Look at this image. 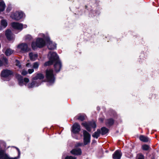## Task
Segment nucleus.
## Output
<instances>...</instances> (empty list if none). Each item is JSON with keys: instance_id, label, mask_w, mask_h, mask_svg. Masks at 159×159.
Masks as SVG:
<instances>
[{"instance_id": "nucleus-1", "label": "nucleus", "mask_w": 159, "mask_h": 159, "mask_svg": "<svg viewBox=\"0 0 159 159\" xmlns=\"http://www.w3.org/2000/svg\"><path fill=\"white\" fill-rule=\"evenodd\" d=\"M46 45V42L42 38H38L36 41V42H32L31 43L32 49L35 50L37 48H41L44 47Z\"/></svg>"}, {"instance_id": "nucleus-2", "label": "nucleus", "mask_w": 159, "mask_h": 159, "mask_svg": "<svg viewBox=\"0 0 159 159\" xmlns=\"http://www.w3.org/2000/svg\"><path fill=\"white\" fill-rule=\"evenodd\" d=\"M71 131L72 137L78 139L80 135V125L76 122L74 123L71 127Z\"/></svg>"}, {"instance_id": "nucleus-3", "label": "nucleus", "mask_w": 159, "mask_h": 159, "mask_svg": "<svg viewBox=\"0 0 159 159\" xmlns=\"http://www.w3.org/2000/svg\"><path fill=\"white\" fill-rule=\"evenodd\" d=\"M14 76V72L11 70L8 69H3L1 72L0 76L1 78H5L7 79L6 81L11 80L12 76Z\"/></svg>"}, {"instance_id": "nucleus-4", "label": "nucleus", "mask_w": 159, "mask_h": 159, "mask_svg": "<svg viewBox=\"0 0 159 159\" xmlns=\"http://www.w3.org/2000/svg\"><path fill=\"white\" fill-rule=\"evenodd\" d=\"M46 78L47 81L50 83L53 84L55 80V77L52 69L46 70Z\"/></svg>"}, {"instance_id": "nucleus-5", "label": "nucleus", "mask_w": 159, "mask_h": 159, "mask_svg": "<svg viewBox=\"0 0 159 159\" xmlns=\"http://www.w3.org/2000/svg\"><path fill=\"white\" fill-rule=\"evenodd\" d=\"M57 53L56 52H52L50 55L49 57V60L48 61L45 62L44 64V66H50L52 65L54 63L55 61L57 59Z\"/></svg>"}, {"instance_id": "nucleus-6", "label": "nucleus", "mask_w": 159, "mask_h": 159, "mask_svg": "<svg viewBox=\"0 0 159 159\" xmlns=\"http://www.w3.org/2000/svg\"><path fill=\"white\" fill-rule=\"evenodd\" d=\"M57 60H56L54 63V67L55 71L58 73L59 72L62 67L61 62L59 59V56L57 54Z\"/></svg>"}, {"instance_id": "nucleus-7", "label": "nucleus", "mask_w": 159, "mask_h": 159, "mask_svg": "<svg viewBox=\"0 0 159 159\" xmlns=\"http://www.w3.org/2000/svg\"><path fill=\"white\" fill-rule=\"evenodd\" d=\"M23 16V13L22 11H16L12 12L10 15L11 17L13 20L18 21L22 18Z\"/></svg>"}, {"instance_id": "nucleus-8", "label": "nucleus", "mask_w": 159, "mask_h": 159, "mask_svg": "<svg viewBox=\"0 0 159 159\" xmlns=\"http://www.w3.org/2000/svg\"><path fill=\"white\" fill-rule=\"evenodd\" d=\"M82 125L84 126L86 129L89 131H91L92 128L94 129L96 127V125L95 122L91 121L88 123L86 122H84L82 124Z\"/></svg>"}, {"instance_id": "nucleus-9", "label": "nucleus", "mask_w": 159, "mask_h": 159, "mask_svg": "<svg viewBox=\"0 0 159 159\" xmlns=\"http://www.w3.org/2000/svg\"><path fill=\"white\" fill-rule=\"evenodd\" d=\"M16 79L18 80L19 84L20 86H23L24 82L26 83H28L29 81V80L27 78H25L23 80V77L20 74H16Z\"/></svg>"}, {"instance_id": "nucleus-10", "label": "nucleus", "mask_w": 159, "mask_h": 159, "mask_svg": "<svg viewBox=\"0 0 159 159\" xmlns=\"http://www.w3.org/2000/svg\"><path fill=\"white\" fill-rule=\"evenodd\" d=\"M84 144L86 145L89 143L90 141L91 135L86 131H83Z\"/></svg>"}, {"instance_id": "nucleus-11", "label": "nucleus", "mask_w": 159, "mask_h": 159, "mask_svg": "<svg viewBox=\"0 0 159 159\" xmlns=\"http://www.w3.org/2000/svg\"><path fill=\"white\" fill-rule=\"evenodd\" d=\"M80 142L77 143L75 146V148L70 152V153L74 155H80Z\"/></svg>"}, {"instance_id": "nucleus-12", "label": "nucleus", "mask_w": 159, "mask_h": 159, "mask_svg": "<svg viewBox=\"0 0 159 159\" xmlns=\"http://www.w3.org/2000/svg\"><path fill=\"white\" fill-rule=\"evenodd\" d=\"M17 48L20 49L21 52H27L29 51L28 47V45L26 43H22L18 45Z\"/></svg>"}, {"instance_id": "nucleus-13", "label": "nucleus", "mask_w": 159, "mask_h": 159, "mask_svg": "<svg viewBox=\"0 0 159 159\" xmlns=\"http://www.w3.org/2000/svg\"><path fill=\"white\" fill-rule=\"evenodd\" d=\"M8 59L5 57H3L0 59V67L4 66L5 67H8Z\"/></svg>"}, {"instance_id": "nucleus-14", "label": "nucleus", "mask_w": 159, "mask_h": 159, "mask_svg": "<svg viewBox=\"0 0 159 159\" xmlns=\"http://www.w3.org/2000/svg\"><path fill=\"white\" fill-rule=\"evenodd\" d=\"M11 25L13 28L18 30H22L23 28V25L18 22H13Z\"/></svg>"}, {"instance_id": "nucleus-15", "label": "nucleus", "mask_w": 159, "mask_h": 159, "mask_svg": "<svg viewBox=\"0 0 159 159\" xmlns=\"http://www.w3.org/2000/svg\"><path fill=\"white\" fill-rule=\"evenodd\" d=\"M122 155L121 152L119 151H116L113 154V158L114 159H120Z\"/></svg>"}, {"instance_id": "nucleus-16", "label": "nucleus", "mask_w": 159, "mask_h": 159, "mask_svg": "<svg viewBox=\"0 0 159 159\" xmlns=\"http://www.w3.org/2000/svg\"><path fill=\"white\" fill-rule=\"evenodd\" d=\"M44 78V76L43 74L41 73H38L36 76L33 78L32 80H36L38 79L41 80L43 79Z\"/></svg>"}, {"instance_id": "nucleus-17", "label": "nucleus", "mask_w": 159, "mask_h": 159, "mask_svg": "<svg viewBox=\"0 0 159 159\" xmlns=\"http://www.w3.org/2000/svg\"><path fill=\"white\" fill-rule=\"evenodd\" d=\"M5 35L9 40H11L12 39L11 31V30L8 29L6 30Z\"/></svg>"}, {"instance_id": "nucleus-18", "label": "nucleus", "mask_w": 159, "mask_h": 159, "mask_svg": "<svg viewBox=\"0 0 159 159\" xmlns=\"http://www.w3.org/2000/svg\"><path fill=\"white\" fill-rule=\"evenodd\" d=\"M10 157L6 154H4V151L0 150V159H9Z\"/></svg>"}, {"instance_id": "nucleus-19", "label": "nucleus", "mask_w": 159, "mask_h": 159, "mask_svg": "<svg viewBox=\"0 0 159 159\" xmlns=\"http://www.w3.org/2000/svg\"><path fill=\"white\" fill-rule=\"evenodd\" d=\"M29 56L31 60L34 61L38 57V55L37 54H33L31 52L29 54Z\"/></svg>"}, {"instance_id": "nucleus-20", "label": "nucleus", "mask_w": 159, "mask_h": 159, "mask_svg": "<svg viewBox=\"0 0 159 159\" xmlns=\"http://www.w3.org/2000/svg\"><path fill=\"white\" fill-rule=\"evenodd\" d=\"M6 4L3 1H0V12L3 11L5 9Z\"/></svg>"}, {"instance_id": "nucleus-21", "label": "nucleus", "mask_w": 159, "mask_h": 159, "mask_svg": "<svg viewBox=\"0 0 159 159\" xmlns=\"http://www.w3.org/2000/svg\"><path fill=\"white\" fill-rule=\"evenodd\" d=\"M139 138L141 141L144 142H147L149 140V139L147 137L143 135H140Z\"/></svg>"}, {"instance_id": "nucleus-22", "label": "nucleus", "mask_w": 159, "mask_h": 159, "mask_svg": "<svg viewBox=\"0 0 159 159\" xmlns=\"http://www.w3.org/2000/svg\"><path fill=\"white\" fill-rule=\"evenodd\" d=\"M13 52L14 51L13 50L10 48H8L6 50L5 52V54L7 56H9L13 53Z\"/></svg>"}, {"instance_id": "nucleus-23", "label": "nucleus", "mask_w": 159, "mask_h": 159, "mask_svg": "<svg viewBox=\"0 0 159 159\" xmlns=\"http://www.w3.org/2000/svg\"><path fill=\"white\" fill-rule=\"evenodd\" d=\"M48 48L49 50L55 49L56 48V45L53 44L52 42H51V43H49V44L48 45Z\"/></svg>"}, {"instance_id": "nucleus-24", "label": "nucleus", "mask_w": 159, "mask_h": 159, "mask_svg": "<svg viewBox=\"0 0 159 159\" xmlns=\"http://www.w3.org/2000/svg\"><path fill=\"white\" fill-rule=\"evenodd\" d=\"M100 134V130L99 129H98L92 135V136L94 138H98Z\"/></svg>"}, {"instance_id": "nucleus-25", "label": "nucleus", "mask_w": 159, "mask_h": 159, "mask_svg": "<svg viewBox=\"0 0 159 159\" xmlns=\"http://www.w3.org/2000/svg\"><path fill=\"white\" fill-rule=\"evenodd\" d=\"M1 24L2 26L5 27H6L7 25V22L6 20L4 19L1 20Z\"/></svg>"}, {"instance_id": "nucleus-26", "label": "nucleus", "mask_w": 159, "mask_h": 159, "mask_svg": "<svg viewBox=\"0 0 159 159\" xmlns=\"http://www.w3.org/2000/svg\"><path fill=\"white\" fill-rule=\"evenodd\" d=\"M34 80H33L32 81V82L29 83L28 85V88H32L34 87V86L35 85V81H34Z\"/></svg>"}, {"instance_id": "nucleus-27", "label": "nucleus", "mask_w": 159, "mask_h": 159, "mask_svg": "<svg viewBox=\"0 0 159 159\" xmlns=\"http://www.w3.org/2000/svg\"><path fill=\"white\" fill-rule=\"evenodd\" d=\"M142 148L143 150L146 151L149 150L150 148L148 145L146 144L143 145Z\"/></svg>"}, {"instance_id": "nucleus-28", "label": "nucleus", "mask_w": 159, "mask_h": 159, "mask_svg": "<svg viewBox=\"0 0 159 159\" xmlns=\"http://www.w3.org/2000/svg\"><path fill=\"white\" fill-rule=\"evenodd\" d=\"M12 6L11 4L8 5L7 7L6 10V12L7 13H9L12 9Z\"/></svg>"}, {"instance_id": "nucleus-29", "label": "nucleus", "mask_w": 159, "mask_h": 159, "mask_svg": "<svg viewBox=\"0 0 159 159\" xmlns=\"http://www.w3.org/2000/svg\"><path fill=\"white\" fill-rule=\"evenodd\" d=\"M102 134V135L105 134L107 133L108 132V130L105 128H102L101 129Z\"/></svg>"}, {"instance_id": "nucleus-30", "label": "nucleus", "mask_w": 159, "mask_h": 159, "mask_svg": "<svg viewBox=\"0 0 159 159\" xmlns=\"http://www.w3.org/2000/svg\"><path fill=\"white\" fill-rule=\"evenodd\" d=\"M39 64L38 62H36L34 63L33 67L34 69H37L39 66Z\"/></svg>"}, {"instance_id": "nucleus-31", "label": "nucleus", "mask_w": 159, "mask_h": 159, "mask_svg": "<svg viewBox=\"0 0 159 159\" xmlns=\"http://www.w3.org/2000/svg\"><path fill=\"white\" fill-rule=\"evenodd\" d=\"M33 39L32 37L30 35L28 34L25 36V39L30 41Z\"/></svg>"}, {"instance_id": "nucleus-32", "label": "nucleus", "mask_w": 159, "mask_h": 159, "mask_svg": "<svg viewBox=\"0 0 159 159\" xmlns=\"http://www.w3.org/2000/svg\"><path fill=\"white\" fill-rule=\"evenodd\" d=\"M76 157L71 156H67L65 158V159H76Z\"/></svg>"}, {"instance_id": "nucleus-33", "label": "nucleus", "mask_w": 159, "mask_h": 159, "mask_svg": "<svg viewBox=\"0 0 159 159\" xmlns=\"http://www.w3.org/2000/svg\"><path fill=\"white\" fill-rule=\"evenodd\" d=\"M86 118V116L84 114H82L80 116V120L83 121Z\"/></svg>"}, {"instance_id": "nucleus-34", "label": "nucleus", "mask_w": 159, "mask_h": 159, "mask_svg": "<svg viewBox=\"0 0 159 159\" xmlns=\"http://www.w3.org/2000/svg\"><path fill=\"white\" fill-rule=\"evenodd\" d=\"M114 122L113 120L112 119H110L109 120H108L107 121V123L109 125H111L113 124Z\"/></svg>"}, {"instance_id": "nucleus-35", "label": "nucleus", "mask_w": 159, "mask_h": 159, "mask_svg": "<svg viewBox=\"0 0 159 159\" xmlns=\"http://www.w3.org/2000/svg\"><path fill=\"white\" fill-rule=\"evenodd\" d=\"M16 65L18 66L19 68L21 67V65L20 64V61L18 60H16Z\"/></svg>"}, {"instance_id": "nucleus-36", "label": "nucleus", "mask_w": 159, "mask_h": 159, "mask_svg": "<svg viewBox=\"0 0 159 159\" xmlns=\"http://www.w3.org/2000/svg\"><path fill=\"white\" fill-rule=\"evenodd\" d=\"M137 159H144L143 156L141 154H139L137 155Z\"/></svg>"}, {"instance_id": "nucleus-37", "label": "nucleus", "mask_w": 159, "mask_h": 159, "mask_svg": "<svg viewBox=\"0 0 159 159\" xmlns=\"http://www.w3.org/2000/svg\"><path fill=\"white\" fill-rule=\"evenodd\" d=\"M28 74L27 72L25 70H23L21 72V74L23 75H25Z\"/></svg>"}, {"instance_id": "nucleus-38", "label": "nucleus", "mask_w": 159, "mask_h": 159, "mask_svg": "<svg viewBox=\"0 0 159 159\" xmlns=\"http://www.w3.org/2000/svg\"><path fill=\"white\" fill-rule=\"evenodd\" d=\"M34 71V70L33 69H28V72L29 74H31Z\"/></svg>"}, {"instance_id": "nucleus-39", "label": "nucleus", "mask_w": 159, "mask_h": 159, "mask_svg": "<svg viewBox=\"0 0 159 159\" xmlns=\"http://www.w3.org/2000/svg\"><path fill=\"white\" fill-rule=\"evenodd\" d=\"M35 81V85L36 86H39L40 84H41V83L40 82H37V81Z\"/></svg>"}, {"instance_id": "nucleus-40", "label": "nucleus", "mask_w": 159, "mask_h": 159, "mask_svg": "<svg viewBox=\"0 0 159 159\" xmlns=\"http://www.w3.org/2000/svg\"><path fill=\"white\" fill-rule=\"evenodd\" d=\"M20 155L18 154V156L16 157H12V158H10V159H18L20 157Z\"/></svg>"}, {"instance_id": "nucleus-41", "label": "nucleus", "mask_w": 159, "mask_h": 159, "mask_svg": "<svg viewBox=\"0 0 159 159\" xmlns=\"http://www.w3.org/2000/svg\"><path fill=\"white\" fill-rule=\"evenodd\" d=\"M74 119L75 120H80V115H78L76 116H75Z\"/></svg>"}, {"instance_id": "nucleus-42", "label": "nucleus", "mask_w": 159, "mask_h": 159, "mask_svg": "<svg viewBox=\"0 0 159 159\" xmlns=\"http://www.w3.org/2000/svg\"><path fill=\"white\" fill-rule=\"evenodd\" d=\"M46 41L47 43H49H49H51V42H52V41H50V39L49 38H47L46 39Z\"/></svg>"}, {"instance_id": "nucleus-43", "label": "nucleus", "mask_w": 159, "mask_h": 159, "mask_svg": "<svg viewBox=\"0 0 159 159\" xmlns=\"http://www.w3.org/2000/svg\"><path fill=\"white\" fill-rule=\"evenodd\" d=\"M16 148L18 151V155H20V151L19 149L17 148L16 147Z\"/></svg>"}, {"instance_id": "nucleus-44", "label": "nucleus", "mask_w": 159, "mask_h": 159, "mask_svg": "<svg viewBox=\"0 0 159 159\" xmlns=\"http://www.w3.org/2000/svg\"><path fill=\"white\" fill-rule=\"evenodd\" d=\"M99 120H100V121H101V122H102V121H103V120H102V119H101V118H100V119H99Z\"/></svg>"}, {"instance_id": "nucleus-45", "label": "nucleus", "mask_w": 159, "mask_h": 159, "mask_svg": "<svg viewBox=\"0 0 159 159\" xmlns=\"http://www.w3.org/2000/svg\"><path fill=\"white\" fill-rule=\"evenodd\" d=\"M29 65V63H28L26 64V66H28V65Z\"/></svg>"}]
</instances>
